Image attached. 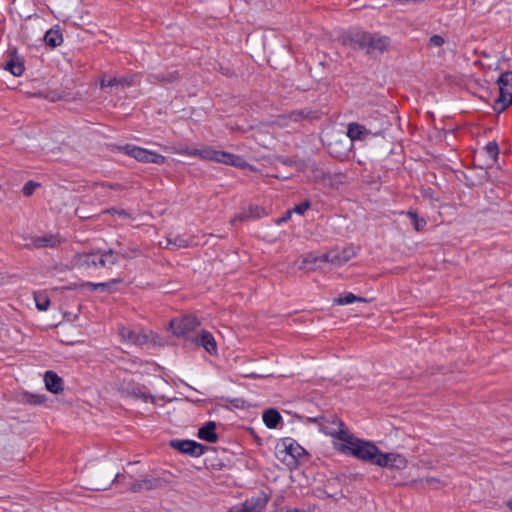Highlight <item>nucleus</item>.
<instances>
[{
    "instance_id": "412c9836",
    "label": "nucleus",
    "mask_w": 512,
    "mask_h": 512,
    "mask_svg": "<svg viewBox=\"0 0 512 512\" xmlns=\"http://www.w3.org/2000/svg\"><path fill=\"white\" fill-rule=\"evenodd\" d=\"M32 245L36 248H55L60 244V239L57 235L52 233L45 234L43 236H36L31 239Z\"/></svg>"
},
{
    "instance_id": "f8f14e48",
    "label": "nucleus",
    "mask_w": 512,
    "mask_h": 512,
    "mask_svg": "<svg viewBox=\"0 0 512 512\" xmlns=\"http://www.w3.org/2000/svg\"><path fill=\"white\" fill-rule=\"evenodd\" d=\"M375 465L383 468L403 470L407 467V460L401 454L384 453L379 449Z\"/></svg>"
},
{
    "instance_id": "f3484780",
    "label": "nucleus",
    "mask_w": 512,
    "mask_h": 512,
    "mask_svg": "<svg viewBox=\"0 0 512 512\" xmlns=\"http://www.w3.org/2000/svg\"><path fill=\"white\" fill-rule=\"evenodd\" d=\"M376 134L377 133H372L369 131L364 125H361L357 122H352L348 125L346 137L352 143V141L365 140L370 135Z\"/></svg>"
},
{
    "instance_id": "f257e3e1",
    "label": "nucleus",
    "mask_w": 512,
    "mask_h": 512,
    "mask_svg": "<svg viewBox=\"0 0 512 512\" xmlns=\"http://www.w3.org/2000/svg\"><path fill=\"white\" fill-rule=\"evenodd\" d=\"M334 423L338 424V429L323 431L342 441V443L334 444L335 449L344 455L353 456L363 462L375 465L379 448L373 442L360 439L350 433L342 420L336 419Z\"/></svg>"
},
{
    "instance_id": "423d86ee",
    "label": "nucleus",
    "mask_w": 512,
    "mask_h": 512,
    "mask_svg": "<svg viewBox=\"0 0 512 512\" xmlns=\"http://www.w3.org/2000/svg\"><path fill=\"white\" fill-rule=\"evenodd\" d=\"M499 96L493 106L498 113L503 112L512 104V71L503 72L497 80Z\"/></svg>"
},
{
    "instance_id": "4be33fe9",
    "label": "nucleus",
    "mask_w": 512,
    "mask_h": 512,
    "mask_svg": "<svg viewBox=\"0 0 512 512\" xmlns=\"http://www.w3.org/2000/svg\"><path fill=\"white\" fill-rule=\"evenodd\" d=\"M266 215V210L263 207H260L258 205H250L247 209L242 210L237 215L236 218L239 221H248L253 219H259Z\"/></svg>"
},
{
    "instance_id": "bb28decb",
    "label": "nucleus",
    "mask_w": 512,
    "mask_h": 512,
    "mask_svg": "<svg viewBox=\"0 0 512 512\" xmlns=\"http://www.w3.org/2000/svg\"><path fill=\"white\" fill-rule=\"evenodd\" d=\"M46 401V396L43 394L23 392L18 396V402L28 405H41Z\"/></svg>"
},
{
    "instance_id": "ea45409f",
    "label": "nucleus",
    "mask_w": 512,
    "mask_h": 512,
    "mask_svg": "<svg viewBox=\"0 0 512 512\" xmlns=\"http://www.w3.org/2000/svg\"><path fill=\"white\" fill-rule=\"evenodd\" d=\"M310 207H311V202L309 200H305V201L295 205L291 211H292V213L295 212L299 215H303Z\"/></svg>"
},
{
    "instance_id": "37998d69",
    "label": "nucleus",
    "mask_w": 512,
    "mask_h": 512,
    "mask_svg": "<svg viewBox=\"0 0 512 512\" xmlns=\"http://www.w3.org/2000/svg\"><path fill=\"white\" fill-rule=\"evenodd\" d=\"M331 264L336 266H341L344 264V260L342 259L340 252L331 251Z\"/></svg>"
},
{
    "instance_id": "cd10ccee",
    "label": "nucleus",
    "mask_w": 512,
    "mask_h": 512,
    "mask_svg": "<svg viewBox=\"0 0 512 512\" xmlns=\"http://www.w3.org/2000/svg\"><path fill=\"white\" fill-rule=\"evenodd\" d=\"M75 261L79 267H96V252L79 253L75 256Z\"/></svg>"
},
{
    "instance_id": "7c9ffc66",
    "label": "nucleus",
    "mask_w": 512,
    "mask_h": 512,
    "mask_svg": "<svg viewBox=\"0 0 512 512\" xmlns=\"http://www.w3.org/2000/svg\"><path fill=\"white\" fill-rule=\"evenodd\" d=\"M137 75H129L123 77H113L110 79L111 87L121 86V87H131L136 84Z\"/></svg>"
},
{
    "instance_id": "c03bdc74",
    "label": "nucleus",
    "mask_w": 512,
    "mask_h": 512,
    "mask_svg": "<svg viewBox=\"0 0 512 512\" xmlns=\"http://www.w3.org/2000/svg\"><path fill=\"white\" fill-rule=\"evenodd\" d=\"M96 267H105L106 268V261H105L104 253L101 250L96 251Z\"/></svg>"
},
{
    "instance_id": "c9c22d12",
    "label": "nucleus",
    "mask_w": 512,
    "mask_h": 512,
    "mask_svg": "<svg viewBox=\"0 0 512 512\" xmlns=\"http://www.w3.org/2000/svg\"><path fill=\"white\" fill-rule=\"evenodd\" d=\"M356 300H359L358 296L354 295L351 292H347L335 298L333 300V303L337 305H348L356 302Z\"/></svg>"
},
{
    "instance_id": "b1692460",
    "label": "nucleus",
    "mask_w": 512,
    "mask_h": 512,
    "mask_svg": "<svg viewBox=\"0 0 512 512\" xmlns=\"http://www.w3.org/2000/svg\"><path fill=\"white\" fill-rule=\"evenodd\" d=\"M262 419L269 429H275L282 421L280 412L275 408H269L263 412Z\"/></svg>"
},
{
    "instance_id": "7ed1b4c3",
    "label": "nucleus",
    "mask_w": 512,
    "mask_h": 512,
    "mask_svg": "<svg viewBox=\"0 0 512 512\" xmlns=\"http://www.w3.org/2000/svg\"><path fill=\"white\" fill-rule=\"evenodd\" d=\"M180 153L188 156H199L205 160L215 161L237 168L244 169L250 167L249 163L242 156L222 150H215L211 147L193 150L185 149L180 151Z\"/></svg>"
},
{
    "instance_id": "393cba45",
    "label": "nucleus",
    "mask_w": 512,
    "mask_h": 512,
    "mask_svg": "<svg viewBox=\"0 0 512 512\" xmlns=\"http://www.w3.org/2000/svg\"><path fill=\"white\" fill-rule=\"evenodd\" d=\"M321 267L320 260L318 255L315 253H308L306 254L303 259L301 260V264L299 266L300 270H307V271H315L318 268Z\"/></svg>"
},
{
    "instance_id": "2eb2a0df",
    "label": "nucleus",
    "mask_w": 512,
    "mask_h": 512,
    "mask_svg": "<svg viewBox=\"0 0 512 512\" xmlns=\"http://www.w3.org/2000/svg\"><path fill=\"white\" fill-rule=\"evenodd\" d=\"M168 484V481L164 478L160 477H153L149 479H142L137 480L133 482L129 490L132 492H142V491H149L154 489H160L166 487Z\"/></svg>"
},
{
    "instance_id": "5fc2aeb1",
    "label": "nucleus",
    "mask_w": 512,
    "mask_h": 512,
    "mask_svg": "<svg viewBox=\"0 0 512 512\" xmlns=\"http://www.w3.org/2000/svg\"><path fill=\"white\" fill-rule=\"evenodd\" d=\"M358 299L359 300H356V302H368V300L366 298H364V297L358 296Z\"/></svg>"
},
{
    "instance_id": "6e6d98bb",
    "label": "nucleus",
    "mask_w": 512,
    "mask_h": 512,
    "mask_svg": "<svg viewBox=\"0 0 512 512\" xmlns=\"http://www.w3.org/2000/svg\"><path fill=\"white\" fill-rule=\"evenodd\" d=\"M248 377L251 378V379H256V378L259 377V375L255 374V373H251V374L248 375Z\"/></svg>"
},
{
    "instance_id": "864d4df0",
    "label": "nucleus",
    "mask_w": 512,
    "mask_h": 512,
    "mask_svg": "<svg viewBox=\"0 0 512 512\" xmlns=\"http://www.w3.org/2000/svg\"><path fill=\"white\" fill-rule=\"evenodd\" d=\"M175 245L178 247H186L187 243L185 240L179 239L178 243H177V240L175 241Z\"/></svg>"
},
{
    "instance_id": "f704fd0d",
    "label": "nucleus",
    "mask_w": 512,
    "mask_h": 512,
    "mask_svg": "<svg viewBox=\"0 0 512 512\" xmlns=\"http://www.w3.org/2000/svg\"><path fill=\"white\" fill-rule=\"evenodd\" d=\"M34 300H35L37 309L40 311H46L50 306V299L45 294L35 293Z\"/></svg>"
},
{
    "instance_id": "bf43d9fd",
    "label": "nucleus",
    "mask_w": 512,
    "mask_h": 512,
    "mask_svg": "<svg viewBox=\"0 0 512 512\" xmlns=\"http://www.w3.org/2000/svg\"><path fill=\"white\" fill-rule=\"evenodd\" d=\"M254 439L257 441L259 445L261 444V439L258 436L254 435Z\"/></svg>"
},
{
    "instance_id": "58836bf2",
    "label": "nucleus",
    "mask_w": 512,
    "mask_h": 512,
    "mask_svg": "<svg viewBox=\"0 0 512 512\" xmlns=\"http://www.w3.org/2000/svg\"><path fill=\"white\" fill-rule=\"evenodd\" d=\"M41 186V184L39 182H36L34 180H29L27 181L23 188H22V192H23V195L26 196V197H30L33 195L34 191L39 188Z\"/></svg>"
},
{
    "instance_id": "6ab92c4d",
    "label": "nucleus",
    "mask_w": 512,
    "mask_h": 512,
    "mask_svg": "<svg viewBox=\"0 0 512 512\" xmlns=\"http://www.w3.org/2000/svg\"><path fill=\"white\" fill-rule=\"evenodd\" d=\"M217 424L214 421H208L198 429L197 436L199 439L208 443H216L219 439L216 433Z\"/></svg>"
},
{
    "instance_id": "4468645a",
    "label": "nucleus",
    "mask_w": 512,
    "mask_h": 512,
    "mask_svg": "<svg viewBox=\"0 0 512 512\" xmlns=\"http://www.w3.org/2000/svg\"><path fill=\"white\" fill-rule=\"evenodd\" d=\"M3 67L16 77L23 74L25 70L24 61L22 57L18 55L16 48H9L7 50V61Z\"/></svg>"
},
{
    "instance_id": "de8ad7c7",
    "label": "nucleus",
    "mask_w": 512,
    "mask_h": 512,
    "mask_svg": "<svg viewBox=\"0 0 512 512\" xmlns=\"http://www.w3.org/2000/svg\"><path fill=\"white\" fill-rule=\"evenodd\" d=\"M340 254L342 255V259L344 263L348 262L351 257L354 255V252L351 249H343Z\"/></svg>"
},
{
    "instance_id": "c85d7f7f",
    "label": "nucleus",
    "mask_w": 512,
    "mask_h": 512,
    "mask_svg": "<svg viewBox=\"0 0 512 512\" xmlns=\"http://www.w3.org/2000/svg\"><path fill=\"white\" fill-rule=\"evenodd\" d=\"M318 118L317 111H312L309 109H300L294 110L290 113L289 119L295 122H298L302 119H316Z\"/></svg>"
},
{
    "instance_id": "72a5a7b5",
    "label": "nucleus",
    "mask_w": 512,
    "mask_h": 512,
    "mask_svg": "<svg viewBox=\"0 0 512 512\" xmlns=\"http://www.w3.org/2000/svg\"><path fill=\"white\" fill-rule=\"evenodd\" d=\"M332 484H333V482L328 481V483L325 485L324 489H318L317 490L319 492L318 497H320V498H333L335 500H338V499L342 498L343 497L342 491H338V492H330L329 491V488H330V486Z\"/></svg>"
},
{
    "instance_id": "a878e982",
    "label": "nucleus",
    "mask_w": 512,
    "mask_h": 512,
    "mask_svg": "<svg viewBox=\"0 0 512 512\" xmlns=\"http://www.w3.org/2000/svg\"><path fill=\"white\" fill-rule=\"evenodd\" d=\"M121 336L128 342L141 346L148 342V337L145 334H141L129 329H123Z\"/></svg>"
},
{
    "instance_id": "79ce46f5",
    "label": "nucleus",
    "mask_w": 512,
    "mask_h": 512,
    "mask_svg": "<svg viewBox=\"0 0 512 512\" xmlns=\"http://www.w3.org/2000/svg\"><path fill=\"white\" fill-rule=\"evenodd\" d=\"M230 404L237 409H244L248 407L246 400L243 398H233L229 400Z\"/></svg>"
},
{
    "instance_id": "4c0bfd02",
    "label": "nucleus",
    "mask_w": 512,
    "mask_h": 512,
    "mask_svg": "<svg viewBox=\"0 0 512 512\" xmlns=\"http://www.w3.org/2000/svg\"><path fill=\"white\" fill-rule=\"evenodd\" d=\"M103 253L106 261V268H111L118 263V254L116 250H103Z\"/></svg>"
},
{
    "instance_id": "20e7f679",
    "label": "nucleus",
    "mask_w": 512,
    "mask_h": 512,
    "mask_svg": "<svg viewBox=\"0 0 512 512\" xmlns=\"http://www.w3.org/2000/svg\"><path fill=\"white\" fill-rule=\"evenodd\" d=\"M306 454L305 449L290 437L281 439L275 448L277 459L290 470L296 469L299 465V459Z\"/></svg>"
},
{
    "instance_id": "9b49d317",
    "label": "nucleus",
    "mask_w": 512,
    "mask_h": 512,
    "mask_svg": "<svg viewBox=\"0 0 512 512\" xmlns=\"http://www.w3.org/2000/svg\"><path fill=\"white\" fill-rule=\"evenodd\" d=\"M351 147L352 143L346 136L332 139L326 144L329 155L340 161L348 157Z\"/></svg>"
},
{
    "instance_id": "1a4fd4ad",
    "label": "nucleus",
    "mask_w": 512,
    "mask_h": 512,
    "mask_svg": "<svg viewBox=\"0 0 512 512\" xmlns=\"http://www.w3.org/2000/svg\"><path fill=\"white\" fill-rule=\"evenodd\" d=\"M200 326V321L195 315H184L179 319H172L170 321V329L177 337H185L191 331Z\"/></svg>"
},
{
    "instance_id": "4d7b16f0",
    "label": "nucleus",
    "mask_w": 512,
    "mask_h": 512,
    "mask_svg": "<svg viewBox=\"0 0 512 512\" xmlns=\"http://www.w3.org/2000/svg\"><path fill=\"white\" fill-rule=\"evenodd\" d=\"M507 506L512 510V497L507 501Z\"/></svg>"
},
{
    "instance_id": "603ef678",
    "label": "nucleus",
    "mask_w": 512,
    "mask_h": 512,
    "mask_svg": "<svg viewBox=\"0 0 512 512\" xmlns=\"http://www.w3.org/2000/svg\"><path fill=\"white\" fill-rule=\"evenodd\" d=\"M102 186L113 190H119L121 188V184L119 183H103Z\"/></svg>"
},
{
    "instance_id": "13d9d810",
    "label": "nucleus",
    "mask_w": 512,
    "mask_h": 512,
    "mask_svg": "<svg viewBox=\"0 0 512 512\" xmlns=\"http://www.w3.org/2000/svg\"><path fill=\"white\" fill-rule=\"evenodd\" d=\"M321 417L310 418L311 422H317Z\"/></svg>"
},
{
    "instance_id": "e433bc0d",
    "label": "nucleus",
    "mask_w": 512,
    "mask_h": 512,
    "mask_svg": "<svg viewBox=\"0 0 512 512\" xmlns=\"http://www.w3.org/2000/svg\"><path fill=\"white\" fill-rule=\"evenodd\" d=\"M484 150L493 162L497 161L499 156V147L496 141L488 142L485 145Z\"/></svg>"
},
{
    "instance_id": "0eeeda50",
    "label": "nucleus",
    "mask_w": 512,
    "mask_h": 512,
    "mask_svg": "<svg viewBox=\"0 0 512 512\" xmlns=\"http://www.w3.org/2000/svg\"><path fill=\"white\" fill-rule=\"evenodd\" d=\"M117 150L143 163L161 165L166 162L165 156L133 144L118 146Z\"/></svg>"
},
{
    "instance_id": "2f4dec72",
    "label": "nucleus",
    "mask_w": 512,
    "mask_h": 512,
    "mask_svg": "<svg viewBox=\"0 0 512 512\" xmlns=\"http://www.w3.org/2000/svg\"><path fill=\"white\" fill-rule=\"evenodd\" d=\"M120 477H123V475H121L120 473H116L113 478H112V475H109L105 481L93 483V484H91L90 487H88V489L93 490V491L106 490L107 488H109L111 486L112 483L117 482L120 479Z\"/></svg>"
},
{
    "instance_id": "8fccbe9b",
    "label": "nucleus",
    "mask_w": 512,
    "mask_h": 512,
    "mask_svg": "<svg viewBox=\"0 0 512 512\" xmlns=\"http://www.w3.org/2000/svg\"><path fill=\"white\" fill-rule=\"evenodd\" d=\"M318 257L321 265L324 263H331V251L322 255H318Z\"/></svg>"
},
{
    "instance_id": "473e14b6",
    "label": "nucleus",
    "mask_w": 512,
    "mask_h": 512,
    "mask_svg": "<svg viewBox=\"0 0 512 512\" xmlns=\"http://www.w3.org/2000/svg\"><path fill=\"white\" fill-rule=\"evenodd\" d=\"M407 216L411 220V224L417 232H421L425 229L427 222L423 217H420L414 210H409Z\"/></svg>"
},
{
    "instance_id": "5701e85b",
    "label": "nucleus",
    "mask_w": 512,
    "mask_h": 512,
    "mask_svg": "<svg viewBox=\"0 0 512 512\" xmlns=\"http://www.w3.org/2000/svg\"><path fill=\"white\" fill-rule=\"evenodd\" d=\"M44 42L51 48H56L63 43V35L58 25L50 28L44 35Z\"/></svg>"
},
{
    "instance_id": "6e6552de",
    "label": "nucleus",
    "mask_w": 512,
    "mask_h": 512,
    "mask_svg": "<svg viewBox=\"0 0 512 512\" xmlns=\"http://www.w3.org/2000/svg\"><path fill=\"white\" fill-rule=\"evenodd\" d=\"M169 446L191 457H200L209 450L208 446L190 439H172L169 442Z\"/></svg>"
},
{
    "instance_id": "f03ea898",
    "label": "nucleus",
    "mask_w": 512,
    "mask_h": 512,
    "mask_svg": "<svg viewBox=\"0 0 512 512\" xmlns=\"http://www.w3.org/2000/svg\"><path fill=\"white\" fill-rule=\"evenodd\" d=\"M342 43L344 46L354 50H362L367 55L382 54L390 45L388 36H381L358 28L349 29L342 35Z\"/></svg>"
},
{
    "instance_id": "ddd939ff",
    "label": "nucleus",
    "mask_w": 512,
    "mask_h": 512,
    "mask_svg": "<svg viewBox=\"0 0 512 512\" xmlns=\"http://www.w3.org/2000/svg\"><path fill=\"white\" fill-rule=\"evenodd\" d=\"M181 79L180 73L177 70H167L161 72L150 73L147 75V82L149 84H160L167 86L178 82Z\"/></svg>"
},
{
    "instance_id": "09e8293b",
    "label": "nucleus",
    "mask_w": 512,
    "mask_h": 512,
    "mask_svg": "<svg viewBox=\"0 0 512 512\" xmlns=\"http://www.w3.org/2000/svg\"><path fill=\"white\" fill-rule=\"evenodd\" d=\"M291 215H292V211L291 210L286 211L281 217H279L276 220V224L279 225V224H282V223L288 221L291 218Z\"/></svg>"
},
{
    "instance_id": "a19ab883",
    "label": "nucleus",
    "mask_w": 512,
    "mask_h": 512,
    "mask_svg": "<svg viewBox=\"0 0 512 512\" xmlns=\"http://www.w3.org/2000/svg\"><path fill=\"white\" fill-rule=\"evenodd\" d=\"M445 40L441 35H433L429 39V46L440 47L444 44Z\"/></svg>"
},
{
    "instance_id": "aec40b11",
    "label": "nucleus",
    "mask_w": 512,
    "mask_h": 512,
    "mask_svg": "<svg viewBox=\"0 0 512 512\" xmlns=\"http://www.w3.org/2000/svg\"><path fill=\"white\" fill-rule=\"evenodd\" d=\"M121 279H112L108 282H85L80 285L81 288H88L90 291L113 292L116 290V285L121 283Z\"/></svg>"
},
{
    "instance_id": "dca6fc26",
    "label": "nucleus",
    "mask_w": 512,
    "mask_h": 512,
    "mask_svg": "<svg viewBox=\"0 0 512 512\" xmlns=\"http://www.w3.org/2000/svg\"><path fill=\"white\" fill-rule=\"evenodd\" d=\"M192 342L203 347L210 355H217V343L214 336L206 330H202L199 336L192 339Z\"/></svg>"
},
{
    "instance_id": "49530a36",
    "label": "nucleus",
    "mask_w": 512,
    "mask_h": 512,
    "mask_svg": "<svg viewBox=\"0 0 512 512\" xmlns=\"http://www.w3.org/2000/svg\"><path fill=\"white\" fill-rule=\"evenodd\" d=\"M108 213H115V214H118L120 217H123V218H130V214L124 210V209H116V208H111L107 211Z\"/></svg>"
},
{
    "instance_id": "3c124183",
    "label": "nucleus",
    "mask_w": 512,
    "mask_h": 512,
    "mask_svg": "<svg viewBox=\"0 0 512 512\" xmlns=\"http://www.w3.org/2000/svg\"><path fill=\"white\" fill-rule=\"evenodd\" d=\"M99 86L101 89H105L107 87H111L110 79L106 80L105 77H100L98 80Z\"/></svg>"
},
{
    "instance_id": "9d476101",
    "label": "nucleus",
    "mask_w": 512,
    "mask_h": 512,
    "mask_svg": "<svg viewBox=\"0 0 512 512\" xmlns=\"http://www.w3.org/2000/svg\"><path fill=\"white\" fill-rule=\"evenodd\" d=\"M270 500L269 495L260 491L258 496L247 499L240 506L232 507L228 512H262Z\"/></svg>"
},
{
    "instance_id": "39448f33",
    "label": "nucleus",
    "mask_w": 512,
    "mask_h": 512,
    "mask_svg": "<svg viewBox=\"0 0 512 512\" xmlns=\"http://www.w3.org/2000/svg\"><path fill=\"white\" fill-rule=\"evenodd\" d=\"M117 390L123 398L141 399L144 402L156 403L155 396L148 388L134 380H122L118 383Z\"/></svg>"
},
{
    "instance_id": "c756f323",
    "label": "nucleus",
    "mask_w": 512,
    "mask_h": 512,
    "mask_svg": "<svg viewBox=\"0 0 512 512\" xmlns=\"http://www.w3.org/2000/svg\"><path fill=\"white\" fill-rule=\"evenodd\" d=\"M117 246L119 247V250H116L118 257H122L123 259H126V260H131V259L137 258L141 254L140 249L136 246L122 248V245L120 242H117Z\"/></svg>"
},
{
    "instance_id": "a18cd8bd",
    "label": "nucleus",
    "mask_w": 512,
    "mask_h": 512,
    "mask_svg": "<svg viewBox=\"0 0 512 512\" xmlns=\"http://www.w3.org/2000/svg\"><path fill=\"white\" fill-rule=\"evenodd\" d=\"M276 161L278 163H281L282 165H285V166H294L296 164V161L289 158V157H285V156H279L276 158Z\"/></svg>"
},
{
    "instance_id": "a211bd4d",
    "label": "nucleus",
    "mask_w": 512,
    "mask_h": 512,
    "mask_svg": "<svg viewBox=\"0 0 512 512\" xmlns=\"http://www.w3.org/2000/svg\"><path fill=\"white\" fill-rule=\"evenodd\" d=\"M45 387L53 394H58L63 391V379L52 370L46 371L44 374Z\"/></svg>"
}]
</instances>
